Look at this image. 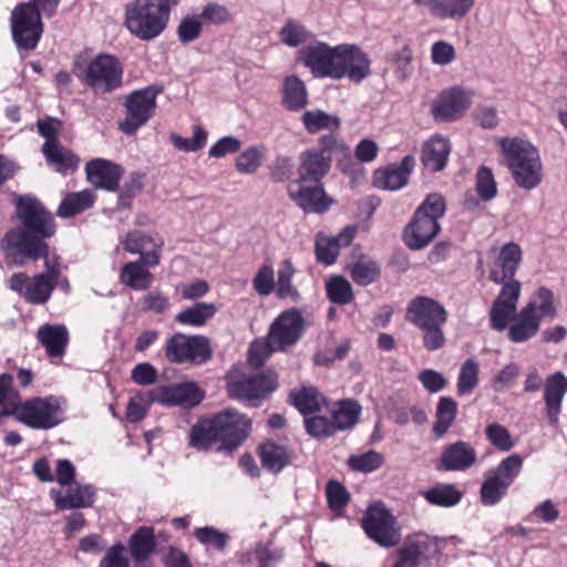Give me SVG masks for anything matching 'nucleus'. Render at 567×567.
<instances>
[{
  "instance_id": "obj_58",
  "label": "nucleus",
  "mask_w": 567,
  "mask_h": 567,
  "mask_svg": "<svg viewBox=\"0 0 567 567\" xmlns=\"http://www.w3.org/2000/svg\"><path fill=\"white\" fill-rule=\"evenodd\" d=\"M328 506L332 512H342L350 502V494L338 481H329L326 486Z\"/></svg>"
},
{
  "instance_id": "obj_29",
  "label": "nucleus",
  "mask_w": 567,
  "mask_h": 567,
  "mask_svg": "<svg viewBox=\"0 0 567 567\" xmlns=\"http://www.w3.org/2000/svg\"><path fill=\"white\" fill-rule=\"evenodd\" d=\"M331 167L328 158L309 147L299 154L297 183H323Z\"/></svg>"
},
{
  "instance_id": "obj_17",
  "label": "nucleus",
  "mask_w": 567,
  "mask_h": 567,
  "mask_svg": "<svg viewBox=\"0 0 567 567\" xmlns=\"http://www.w3.org/2000/svg\"><path fill=\"white\" fill-rule=\"evenodd\" d=\"M307 329L303 311L292 307L281 311L270 323L268 333L272 344L284 352L295 347Z\"/></svg>"
},
{
  "instance_id": "obj_37",
  "label": "nucleus",
  "mask_w": 567,
  "mask_h": 567,
  "mask_svg": "<svg viewBox=\"0 0 567 567\" xmlns=\"http://www.w3.org/2000/svg\"><path fill=\"white\" fill-rule=\"evenodd\" d=\"M449 140L443 136H433L422 148L421 162L431 172L443 171L450 154Z\"/></svg>"
},
{
  "instance_id": "obj_14",
  "label": "nucleus",
  "mask_w": 567,
  "mask_h": 567,
  "mask_svg": "<svg viewBox=\"0 0 567 567\" xmlns=\"http://www.w3.org/2000/svg\"><path fill=\"white\" fill-rule=\"evenodd\" d=\"M13 42L19 51L34 50L43 34V22L40 13L30 4L18 3L10 17Z\"/></svg>"
},
{
  "instance_id": "obj_39",
  "label": "nucleus",
  "mask_w": 567,
  "mask_h": 567,
  "mask_svg": "<svg viewBox=\"0 0 567 567\" xmlns=\"http://www.w3.org/2000/svg\"><path fill=\"white\" fill-rule=\"evenodd\" d=\"M289 402L302 414L307 416L321 411L326 402L324 396L313 386H302L295 390L289 395Z\"/></svg>"
},
{
  "instance_id": "obj_22",
  "label": "nucleus",
  "mask_w": 567,
  "mask_h": 567,
  "mask_svg": "<svg viewBox=\"0 0 567 567\" xmlns=\"http://www.w3.org/2000/svg\"><path fill=\"white\" fill-rule=\"evenodd\" d=\"M123 249L130 254H138L140 259L148 267H156L161 261V251L164 245L162 239L156 240L143 230L128 231L121 241Z\"/></svg>"
},
{
  "instance_id": "obj_38",
  "label": "nucleus",
  "mask_w": 567,
  "mask_h": 567,
  "mask_svg": "<svg viewBox=\"0 0 567 567\" xmlns=\"http://www.w3.org/2000/svg\"><path fill=\"white\" fill-rule=\"evenodd\" d=\"M142 259L126 262L120 270V281L133 290H146L152 286L153 275Z\"/></svg>"
},
{
  "instance_id": "obj_24",
  "label": "nucleus",
  "mask_w": 567,
  "mask_h": 567,
  "mask_svg": "<svg viewBox=\"0 0 567 567\" xmlns=\"http://www.w3.org/2000/svg\"><path fill=\"white\" fill-rule=\"evenodd\" d=\"M477 461L475 449L467 442L457 441L444 446L436 468L445 472H465Z\"/></svg>"
},
{
  "instance_id": "obj_5",
  "label": "nucleus",
  "mask_w": 567,
  "mask_h": 567,
  "mask_svg": "<svg viewBox=\"0 0 567 567\" xmlns=\"http://www.w3.org/2000/svg\"><path fill=\"white\" fill-rule=\"evenodd\" d=\"M449 312L437 300L427 296H416L405 309V320L421 331L422 344L427 351L442 349L446 343L444 326Z\"/></svg>"
},
{
  "instance_id": "obj_34",
  "label": "nucleus",
  "mask_w": 567,
  "mask_h": 567,
  "mask_svg": "<svg viewBox=\"0 0 567 567\" xmlns=\"http://www.w3.org/2000/svg\"><path fill=\"white\" fill-rule=\"evenodd\" d=\"M38 341L51 358L63 357L69 343V332L63 324L45 323L38 329Z\"/></svg>"
},
{
  "instance_id": "obj_53",
  "label": "nucleus",
  "mask_w": 567,
  "mask_h": 567,
  "mask_svg": "<svg viewBox=\"0 0 567 567\" xmlns=\"http://www.w3.org/2000/svg\"><path fill=\"white\" fill-rule=\"evenodd\" d=\"M18 401L20 395L13 388V377L9 373L0 374V417L9 416Z\"/></svg>"
},
{
  "instance_id": "obj_44",
  "label": "nucleus",
  "mask_w": 567,
  "mask_h": 567,
  "mask_svg": "<svg viewBox=\"0 0 567 567\" xmlns=\"http://www.w3.org/2000/svg\"><path fill=\"white\" fill-rule=\"evenodd\" d=\"M296 268L291 259H285L280 262L277 271V282L275 284L276 296L278 299H291L297 302L300 299V292L293 286L292 279Z\"/></svg>"
},
{
  "instance_id": "obj_27",
  "label": "nucleus",
  "mask_w": 567,
  "mask_h": 567,
  "mask_svg": "<svg viewBox=\"0 0 567 567\" xmlns=\"http://www.w3.org/2000/svg\"><path fill=\"white\" fill-rule=\"evenodd\" d=\"M315 151L328 158L330 167L334 161L343 173H347L352 165L351 148L344 138L336 132L321 135Z\"/></svg>"
},
{
  "instance_id": "obj_21",
  "label": "nucleus",
  "mask_w": 567,
  "mask_h": 567,
  "mask_svg": "<svg viewBox=\"0 0 567 567\" xmlns=\"http://www.w3.org/2000/svg\"><path fill=\"white\" fill-rule=\"evenodd\" d=\"M336 47L317 41L298 51V61L307 66L315 78L332 79Z\"/></svg>"
},
{
  "instance_id": "obj_12",
  "label": "nucleus",
  "mask_w": 567,
  "mask_h": 567,
  "mask_svg": "<svg viewBox=\"0 0 567 567\" xmlns=\"http://www.w3.org/2000/svg\"><path fill=\"white\" fill-rule=\"evenodd\" d=\"M523 458L518 454H512L485 475L480 489L481 502L484 506H495L504 498L509 486L520 474Z\"/></svg>"
},
{
  "instance_id": "obj_23",
  "label": "nucleus",
  "mask_w": 567,
  "mask_h": 567,
  "mask_svg": "<svg viewBox=\"0 0 567 567\" xmlns=\"http://www.w3.org/2000/svg\"><path fill=\"white\" fill-rule=\"evenodd\" d=\"M85 173L87 181L95 187L107 192L120 188V181L124 175V168L105 158H94L86 163Z\"/></svg>"
},
{
  "instance_id": "obj_55",
  "label": "nucleus",
  "mask_w": 567,
  "mask_h": 567,
  "mask_svg": "<svg viewBox=\"0 0 567 567\" xmlns=\"http://www.w3.org/2000/svg\"><path fill=\"white\" fill-rule=\"evenodd\" d=\"M279 37L282 43L296 48L305 43L311 37V33L300 22L289 19L280 29Z\"/></svg>"
},
{
  "instance_id": "obj_11",
  "label": "nucleus",
  "mask_w": 567,
  "mask_h": 567,
  "mask_svg": "<svg viewBox=\"0 0 567 567\" xmlns=\"http://www.w3.org/2000/svg\"><path fill=\"white\" fill-rule=\"evenodd\" d=\"M162 92V85H148L131 92L124 102L126 114L118 123V130L125 135H135L155 115L156 99Z\"/></svg>"
},
{
  "instance_id": "obj_45",
  "label": "nucleus",
  "mask_w": 567,
  "mask_h": 567,
  "mask_svg": "<svg viewBox=\"0 0 567 567\" xmlns=\"http://www.w3.org/2000/svg\"><path fill=\"white\" fill-rule=\"evenodd\" d=\"M524 308H532V315L538 317L540 322L557 316L554 293L546 287L538 288Z\"/></svg>"
},
{
  "instance_id": "obj_36",
  "label": "nucleus",
  "mask_w": 567,
  "mask_h": 567,
  "mask_svg": "<svg viewBox=\"0 0 567 567\" xmlns=\"http://www.w3.org/2000/svg\"><path fill=\"white\" fill-rule=\"evenodd\" d=\"M430 546L429 539L424 536L408 537L404 544L398 548V559L392 567H420Z\"/></svg>"
},
{
  "instance_id": "obj_16",
  "label": "nucleus",
  "mask_w": 567,
  "mask_h": 567,
  "mask_svg": "<svg viewBox=\"0 0 567 567\" xmlns=\"http://www.w3.org/2000/svg\"><path fill=\"white\" fill-rule=\"evenodd\" d=\"M371 74V60L357 44L342 43L336 45L333 65V80L349 79L353 83H361Z\"/></svg>"
},
{
  "instance_id": "obj_25",
  "label": "nucleus",
  "mask_w": 567,
  "mask_h": 567,
  "mask_svg": "<svg viewBox=\"0 0 567 567\" xmlns=\"http://www.w3.org/2000/svg\"><path fill=\"white\" fill-rule=\"evenodd\" d=\"M357 234L355 226H346L337 236L317 235L315 255L319 264L331 266L336 264L340 249L352 244Z\"/></svg>"
},
{
  "instance_id": "obj_64",
  "label": "nucleus",
  "mask_w": 567,
  "mask_h": 567,
  "mask_svg": "<svg viewBox=\"0 0 567 567\" xmlns=\"http://www.w3.org/2000/svg\"><path fill=\"white\" fill-rule=\"evenodd\" d=\"M97 567H131L124 544L118 542L112 545L100 560Z\"/></svg>"
},
{
  "instance_id": "obj_47",
  "label": "nucleus",
  "mask_w": 567,
  "mask_h": 567,
  "mask_svg": "<svg viewBox=\"0 0 567 567\" xmlns=\"http://www.w3.org/2000/svg\"><path fill=\"white\" fill-rule=\"evenodd\" d=\"M301 122L309 134H316L324 130L336 132L341 126V120L338 116L328 114L322 110L306 111L301 116Z\"/></svg>"
},
{
  "instance_id": "obj_54",
  "label": "nucleus",
  "mask_w": 567,
  "mask_h": 567,
  "mask_svg": "<svg viewBox=\"0 0 567 567\" xmlns=\"http://www.w3.org/2000/svg\"><path fill=\"white\" fill-rule=\"evenodd\" d=\"M380 267L375 261H362L354 262L350 268V276L352 280L362 287L369 286L375 282L380 278Z\"/></svg>"
},
{
  "instance_id": "obj_56",
  "label": "nucleus",
  "mask_w": 567,
  "mask_h": 567,
  "mask_svg": "<svg viewBox=\"0 0 567 567\" xmlns=\"http://www.w3.org/2000/svg\"><path fill=\"white\" fill-rule=\"evenodd\" d=\"M475 190L484 202H489L497 195V184L491 168L486 166L478 167Z\"/></svg>"
},
{
  "instance_id": "obj_48",
  "label": "nucleus",
  "mask_w": 567,
  "mask_h": 567,
  "mask_svg": "<svg viewBox=\"0 0 567 567\" xmlns=\"http://www.w3.org/2000/svg\"><path fill=\"white\" fill-rule=\"evenodd\" d=\"M457 402L451 396H442L439 400L435 413V422L433 424V433L441 437L451 427L456 419Z\"/></svg>"
},
{
  "instance_id": "obj_6",
  "label": "nucleus",
  "mask_w": 567,
  "mask_h": 567,
  "mask_svg": "<svg viewBox=\"0 0 567 567\" xmlns=\"http://www.w3.org/2000/svg\"><path fill=\"white\" fill-rule=\"evenodd\" d=\"M171 14L169 0H133L125 6L124 25L142 41L159 37Z\"/></svg>"
},
{
  "instance_id": "obj_8",
  "label": "nucleus",
  "mask_w": 567,
  "mask_h": 567,
  "mask_svg": "<svg viewBox=\"0 0 567 567\" xmlns=\"http://www.w3.org/2000/svg\"><path fill=\"white\" fill-rule=\"evenodd\" d=\"M74 74L95 93H111L123 83V65L117 56L100 53L84 69L74 68Z\"/></svg>"
},
{
  "instance_id": "obj_59",
  "label": "nucleus",
  "mask_w": 567,
  "mask_h": 567,
  "mask_svg": "<svg viewBox=\"0 0 567 567\" xmlns=\"http://www.w3.org/2000/svg\"><path fill=\"white\" fill-rule=\"evenodd\" d=\"M264 153L258 146H250L236 158V169L241 174H254L261 166Z\"/></svg>"
},
{
  "instance_id": "obj_62",
  "label": "nucleus",
  "mask_w": 567,
  "mask_h": 567,
  "mask_svg": "<svg viewBox=\"0 0 567 567\" xmlns=\"http://www.w3.org/2000/svg\"><path fill=\"white\" fill-rule=\"evenodd\" d=\"M194 536L200 544L212 546L217 550H224L229 540L227 533L220 532L212 526L196 528Z\"/></svg>"
},
{
  "instance_id": "obj_10",
  "label": "nucleus",
  "mask_w": 567,
  "mask_h": 567,
  "mask_svg": "<svg viewBox=\"0 0 567 567\" xmlns=\"http://www.w3.org/2000/svg\"><path fill=\"white\" fill-rule=\"evenodd\" d=\"M165 359L173 364L203 365L210 361L214 349L204 334L175 332L166 339L163 347Z\"/></svg>"
},
{
  "instance_id": "obj_50",
  "label": "nucleus",
  "mask_w": 567,
  "mask_h": 567,
  "mask_svg": "<svg viewBox=\"0 0 567 567\" xmlns=\"http://www.w3.org/2000/svg\"><path fill=\"white\" fill-rule=\"evenodd\" d=\"M326 291L328 299L334 305L344 306L354 298L350 282L342 276L331 277L326 285Z\"/></svg>"
},
{
  "instance_id": "obj_63",
  "label": "nucleus",
  "mask_w": 567,
  "mask_h": 567,
  "mask_svg": "<svg viewBox=\"0 0 567 567\" xmlns=\"http://www.w3.org/2000/svg\"><path fill=\"white\" fill-rule=\"evenodd\" d=\"M274 352H284L272 344L269 333L264 339L255 340L249 348V362L260 367Z\"/></svg>"
},
{
  "instance_id": "obj_28",
  "label": "nucleus",
  "mask_w": 567,
  "mask_h": 567,
  "mask_svg": "<svg viewBox=\"0 0 567 567\" xmlns=\"http://www.w3.org/2000/svg\"><path fill=\"white\" fill-rule=\"evenodd\" d=\"M414 165V157L406 155L399 164H391L383 169H377L373 175V183L377 187L382 189H400L408 184Z\"/></svg>"
},
{
  "instance_id": "obj_7",
  "label": "nucleus",
  "mask_w": 567,
  "mask_h": 567,
  "mask_svg": "<svg viewBox=\"0 0 567 567\" xmlns=\"http://www.w3.org/2000/svg\"><path fill=\"white\" fill-rule=\"evenodd\" d=\"M446 212V202L439 193L429 194L414 212L403 233L405 245L413 250L426 247L441 230L439 220Z\"/></svg>"
},
{
  "instance_id": "obj_51",
  "label": "nucleus",
  "mask_w": 567,
  "mask_h": 567,
  "mask_svg": "<svg viewBox=\"0 0 567 567\" xmlns=\"http://www.w3.org/2000/svg\"><path fill=\"white\" fill-rule=\"evenodd\" d=\"M145 178L146 174L141 172H133L128 175L127 181L118 188V207L131 208L133 198L144 188Z\"/></svg>"
},
{
  "instance_id": "obj_60",
  "label": "nucleus",
  "mask_w": 567,
  "mask_h": 567,
  "mask_svg": "<svg viewBox=\"0 0 567 567\" xmlns=\"http://www.w3.org/2000/svg\"><path fill=\"white\" fill-rule=\"evenodd\" d=\"M383 464V456L375 451H368L360 455H352L348 458L351 470L362 473H370Z\"/></svg>"
},
{
  "instance_id": "obj_19",
  "label": "nucleus",
  "mask_w": 567,
  "mask_h": 567,
  "mask_svg": "<svg viewBox=\"0 0 567 567\" xmlns=\"http://www.w3.org/2000/svg\"><path fill=\"white\" fill-rule=\"evenodd\" d=\"M288 196L306 214L327 212L332 200L328 197L323 183H297L292 181L287 187Z\"/></svg>"
},
{
  "instance_id": "obj_35",
  "label": "nucleus",
  "mask_w": 567,
  "mask_h": 567,
  "mask_svg": "<svg viewBox=\"0 0 567 567\" xmlns=\"http://www.w3.org/2000/svg\"><path fill=\"white\" fill-rule=\"evenodd\" d=\"M41 152L48 166L63 176L73 174L79 167V156L72 150L63 146L61 143L52 146L48 145L47 147H41Z\"/></svg>"
},
{
  "instance_id": "obj_61",
  "label": "nucleus",
  "mask_w": 567,
  "mask_h": 567,
  "mask_svg": "<svg viewBox=\"0 0 567 567\" xmlns=\"http://www.w3.org/2000/svg\"><path fill=\"white\" fill-rule=\"evenodd\" d=\"M306 432L318 440L327 439L336 434L331 419L322 415L305 417Z\"/></svg>"
},
{
  "instance_id": "obj_42",
  "label": "nucleus",
  "mask_w": 567,
  "mask_h": 567,
  "mask_svg": "<svg viewBox=\"0 0 567 567\" xmlns=\"http://www.w3.org/2000/svg\"><path fill=\"white\" fill-rule=\"evenodd\" d=\"M96 199L91 189L69 193L60 203L58 215L63 218L76 216L91 208Z\"/></svg>"
},
{
  "instance_id": "obj_9",
  "label": "nucleus",
  "mask_w": 567,
  "mask_h": 567,
  "mask_svg": "<svg viewBox=\"0 0 567 567\" xmlns=\"http://www.w3.org/2000/svg\"><path fill=\"white\" fill-rule=\"evenodd\" d=\"M62 406L55 395L33 396L18 401L11 409L14 420L33 430H50L62 422Z\"/></svg>"
},
{
  "instance_id": "obj_30",
  "label": "nucleus",
  "mask_w": 567,
  "mask_h": 567,
  "mask_svg": "<svg viewBox=\"0 0 567 567\" xmlns=\"http://www.w3.org/2000/svg\"><path fill=\"white\" fill-rule=\"evenodd\" d=\"M522 260V249L515 243H508L501 248L494 268L491 271V280L503 286L509 281H516L513 277Z\"/></svg>"
},
{
  "instance_id": "obj_26",
  "label": "nucleus",
  "mask_w": 567,
  "mask_h": 567,
  "mask_svg": "<svg viewBox=\"0 0 567 567\" xmlns=\"http://www.w3.org/2000/svg\"><path fill=\"white\" fill-rule=\"evenodd\" d=\"M471 105V94L462 87H452L443 92L433 105V116L441 121L461 117Z\"/></svg>"
},
{
  "instance_id": "obj_4",
  "label": "nucleus",
  "mask_w": 567,
  "mask_h": 567,
  "mask_svg": "<svg viewBox=\"0 0 567 567\" xmlns=\"http://www.w3.org/2000/svg\"><path fill=\"white\" fill-rule=\"evenodd\" d=\"M498 144L515 184L525 190L538 187L544 173L537 147L520 137H503Z\"/></svg>"
},
{
  "instance_id": "obj_3",
  "label": "nucleus",
  "mask_w": 567,
  "mask_h": 567,
  "mask_svg": "<svg viewBox=\"0 0 567 567\" xmlns=\"http://www.w3.org/2000/svg\"><path fill=\"white\" fill-rule=\"evenodd\" d=\"M520 296L519 281H509L502 287L489 310V328L502 332L507 330V339L513 343H523L533 339L542 322L532 315V308L517 311Z\"/></svg>"
},
{
  "instance_id": "obj_32",
  "label": "nucleus",
  "mask_w": 567,
  "mask_h": 567,
  "mask_svg": "<svg viewBox=\"0 0 567 567\" xmlns=\"http://www.w3.org/2000/svg\"><path fill=\"white\" fill-rule=\"evenodd\" d=\"M155 530L153 527H138L128 538V549L134 567H152L148 558L156 548Z\"/></svg>"
},
{
  "instance_id": "obj_20",
  "label": "nucleus",
  "mask_w": 567,
  "mask_h": 567,
  "mask_svg": "<svg viewBox=\"0 0 567 567\" xmlns=\"http://www.w3.org/2000/svg\"><path fill=\"white\" fill-rule=\"evenodd\" d=\"M153 400L169 406L194 408L204 399V392L195 382L161 385L152 391Z\"/></svg>"
},
{
  "instance_id": "obj_1",
  "label": "nucleus",
  "mask_w": 567,
  "mask_h": 567,
  "mask_svg": "<svg viewBox=\"0 0 567 567\" xmlns=\"http://www.w3.org/2000/svg\"><path fill=\"white\" fill-rule=\"evenodd\" d=\"M16 216L19 225L10 228L1 243L6 256L20 267L29 261L44 260L45 271L33 276L14 272L8 279V287L30 305H44L61 276L58 260L50 259L48 243L55 236L58 225L43 203L31 196L18 198Z\"/></svg>"
},
{
  "instance_id": "obj_49",
  "label": "nucleus",
  "mask_w": 567,
  "mask_h": 567,
  "mask_svg": "<svg viewBox=\"0 0 567 567\" xmlns=\"http://www.w3.org/2000/svg\"><path fill=\"white\" fill-rule=\"evenodd\" d=\"M475 0H439L434 2L436 18L440 20H461L474 8Z\"/></svg>"
},
{
  "instance_id": "obj_57",
  "label": "nucleus",
  "mask_w": 567,
  "mask_h": 567,
  "mask_svg": "<svg viewBox=\"0 0 567 567\" xmlns=\"http://www.w3.org/2000/svg\"><path fill=\"white\" fill-rule=\"evenodd\" d=\"M171 142L179 151L186 153L197 152L206 145L207 132L200 125H195L192 138H185L173 133L171 135Z\"/></svg>"
},
{
  "instance_id": "obj_31",
  "label": "nucleus",
  "mask_w": 567,
  "mask_h": 567,
  "mask_svg": "<svg viewBox=\"0 0 567 567\" xmlns=\"http://www.w3.org/2000/svg\"><path fill=\"white\" fill-rule=\"evenodd\" d=\"M257 455L265 470L278 474L291 463L293 452L287 445L266 440L258 445Z\"/></svg>"
},
{
  "instance_id": "obj_13",
  "label": "nucleus",
  "mask_w": 567,
  "mask_h": 567,
  "mask_svg": "<svg viewBox=\"0 0 567 567\" xmlns=\"http://www.w3.org/2000/svg\"><path fill=\"white\" fill-rule=\"evenodd\" d=\"M544 386L545 414L549 425L556 427L559 424V415L563 411V400L567 393V377L557 371L543 380L536 369L527 373L524 382L525 392H537Z\"/></svg>"
},
{
  "instance_id": "obj_18",
  "label": "nucleus",
  "mask_w": 567,
  "mask_h": 567,
  "mask_svg": "<svg viewBox=\"0 0 567 567\" xmlns=\"http://www.w3.org/2000/svg\"><path fill=\"white\" fill-rule=\"evenodd\" d=\"M362 528L370 539L385 548L398 545L401 539L395 517L382 505L369 506L362 517Z\"/></svg>"
},
{
  "instance_id": "obj_33",
  "label": "nucleus",
  "mask_w": 567,
  "mask_h": 567,
  "mask_svg": "<svg viewBox=\"0 0 567 567\" xmlns=\"http://www.w3.org/2000/svg\"><path fill=\"white\" fill-rule=\"evenodd\" d=\"M96 491L92 485H78L69 488L64 495L52 491L54 505L59 511L87 508L95 502Z\"/></svg>"
},
{
  "instance_id": "obj_43",
  "label": "nucleus",
  "mask_w": 567,
  "mask_h": 567,
  "mask_svg": "<svg viewBox=\"0 0 567 567\" xmlns=\"http://www.w3.org/2000/svg\"><path fill=\"white\" fill-rule=\"evenodd\" d=\"M217 312L214 303L195 302L175 316V321L182 326L204 327Z\"/></svg>"
},
{
  "instance_id": "obj_52",
  "label": "nucleus",
  "mask_w": 567,
  "mask_h": 567,
  "mask_svg": "<svg viewBox=\"0 0 567 567\" xmlns=\"http://www.w3.org/2000/svg\"><path fill=\"white\" fill-rule=\"evenodd\" d=\"M478 363L470 358L464 361L460 368L457 378V392L458 394L471 393L478 384Z\"/></svg>"
},
{
  "instance_id": "obj_46",
  "label": "nucleus",
  "mask_w": 567,
  "mask_h": 567,
  "mask_svg": "<svg viewBox=\"0 0 567 567\" xmlns=\"http://www.w3.org/2000/svg\"><path fill=\"white\" fill-rule=\"evenodd\" d=\"M421 495L429 504L439 507L455 506L463 497V493L452 484H437L421 492Z\"/></svg>"
},
{
  "instance_id": "obj_15",
  "label": "nucleus",
  "mask_w": 567,
  "mask_h": 567,
  "mask_svg": "<svg viewBox=\"0 0 567 567\" xmlns=\"http://www.w3.org/2000/svg\"><path fill=\"white\" fill-rule=\"evenodd\" d=\"M277 388V374L268 371L229 381L226 389L230 399L245 402L252 408H258Z\"/></svg>"
},
{
  "instance_id": "obj_40",
  "label": "nucleus",
  "mask_w": 567,
  "mask_h": 567,
  "mask_svg": "<svg viewBox=\"0 0 567 567\" xmlns=\"http://www.w3.org/2000/svg\"><path fill=\"white\" fill-rule=\"evenodd\" d=\"M282 104L288 111H299L308 104L305 83L296 75L287 76L282 84Z\"/></svg>"
},
{
  "instance_id": "obj_2",
  "label": "nucleus",
  "mask_w": 567,
  "mask_h": 567,
  "mask_svg": "<svg viewBox=\"0 0 567 567\" xmlns=\"http://www.w3.org/2000/svg\"><path fill=\"white\" fill-rule=\"evenodd\" d=\"M252 432V421L236 409H225L199 420L189 432V445L198 451L233 453Z\"/></svg>"
},
{
  "instance_id": "obj_41",
  "label": "nucleus",
  "mask_w": 567,
  "mask_h": 567,
  "mask_svg": "<svg viewBox=\"0 0 567 567\" xmlns=\"http://www.w3.org/2000/svg\"><path fill=\"white\" fill-rule=\"evenodd\" d=\"M361 406L355 400L344 399L337 402L331 411V421L336 433L352 429L360 416Z\"/></svg>"
}]
</instances>
